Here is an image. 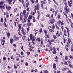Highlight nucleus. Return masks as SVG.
Wrapping results in <instances>:
<instances>
[{
	"instance_id": "obj_1",
	"label": "nucleus",
	"mask_w": 73,
	"mask_h": 73,
	"mask_svg": "<svg viewBox=\"0 0 73 73\" xmlns=\"http://www.w3.org/2000/svg\"><path fill=\"white\" fill-rule=\"evenodd\" d=\"M66 29L67 30L64 29L63 31H64V35L65 37L67 36V35L66 34V33H67V36L68 38H69V36H70V33H69V28H68L67 26H66L65 27Z\"/></svg>"
},
{
	"instance_id": "obj_2",
	"label": "nucleus",
	"mask_w": 73,
	"mask_h": 73,
	"mask_svg": "<svg viewBox=\"0 0 73 73\" xmlns=\"http://www.w3.org/2000/svg\"><path fill=\"white\" fill-rule=\"evenodd\" d=\"M64 3V4L65 5V6L64 7V10L66 11V13L68 14V12H70V9L68 8V6L67 5V3L66 2V0H64L63 1Z\"/></svg>"
},
{
	"instance_id": "obj_3",
	"label": "nucleus",
	"mask_w": 73,
	"mask_h": 73,
	"mask_svg": "<svg viewBox=\"0 0 73 73\" xmlns=\"http://www.w3.org/2000/svg\"><path fill=\"white\" fill-rule=\"evenodd\" d=\"M53 37L54 39H51L50 40H48V42L49 43L50 45H52V42H54L55 40L57 38V36L54 35H53Z\"/></svg>"
},
{
	"instance_id": "obj_4",
	"label": "nucleus",
	"mask_w": 73,
	"mask_h": 73,
	"mask_svg": "<svg viewBox=\"0 0 73 73\" xmlns=\"http://www.w3.org/2000/svg\"><path fill=\"white\" fill-rule=\"evenodd\" d=\"M39 8L40 6H39V3H38L35 6L34 11L35 12V13H36V10H37V11L39 10Z\"/></svg>"
},
{
	"instance_id": "obj_5",
	"label": "nucleus",
	"mask_w": 73,
	"mask_h": 73,
	"mask_svg": "<svg viewBox=\"0 0 73 73\" xmlns=\"http://www.w3.org/2000/svg\"><path fill=\"white\" fill-rule=\"evenodd\" d=\"M58 24V26H60V24L61 26H63L65 25V23H63V21H61L59 20L57 23Z\"/></svg>"
},
{
	"instance_id": "obj_6",
	"label": "nucleus",
	"mask_w": 73,
	"mask_h": 73,
	"mask_svg": "<svg viewBox=\"0 0 73 73\" xmlns=\"http://www.w3.org/2000/svg\"><path fill=\"white\" fill-rule=\"evenodd\" d=\"M59 32H58V31H57V33H56V35L57 36V37H60L61 35L62 36H63V37H64V35H63V33H62V32L61 31H60V33H59Z\"/></svg>"
},
{
	"instance_id": "obj_7",
	"label": "nucleus",
	"mask_w": 73,
	"mask_h": 73,
	"mask_svg": "<svg viewBox=\"0 0 73 73\" xmlns=\"http://www.w3.org/2000/svg\"><path fill=\"white\" fill-rule=\"evenodd\" d=\"M30 40L32 41H35V38H36V37L34 36H33V35L32 34H30Z\"/></svg>"
},
{
	"instance_id": "obj_8",
	"label": "nucleus",
	"mask_w": 73,
	"mask_h": 73,
	"mask_svg": "<svg viewBox=\"0 0 73 73\" xmlns=\"http://www.w3.org/2000/svg\"><path fill=\"white\" fill-rule=\"evenodd\" d=\"M68 21H69L70 23L71 24L70 27L71 28H73V23L72 22V21L71 20V19H68Z\"/></svg>"
},
{
	"instance_id": "obj_9",
	"label": "nucleus",
	"mask_w": 73,
	"mask_h": 73,
	"mask_svg": "<svg viewBox=\"0 0 73 73\" xmlns=\"http://www.w3.org/2000/svg\"><path fill=\"white\" fill-rule=\"evenodd\" d=\"M63 13L64 14L65 16H66V21L67 22L68 24H69V21H68V17L67 16V15L66 14V13H64V12H63Z\"/></svg>"
},
{
	"instance_id": "obj_10",
	"label": "nucleus",
	"mask_w": 73,
	"mask_h": 73,
	"mask_svg": "<svg viewBox=\"0 0 73 73\" xmlns=\"http://www.w3.org/2000/svg\"><path fill=\"white\" fill-rule=\"evenodd\" d=\"M20 21H21V23H23V24H24V21L23 20V15H20Z\"/></svg>"
},
{
	"instance_id": "obj_11",
	"label": "nucleus",
	"mask_w": 73,
	"mask_h": 73,
	"mask_svg": "<svg viewBox=\"0 0 73 73\" xmlns=\"http://www.w3.org/2000/svg\"><path fill=\"white\" fill-rule=\"evenodd\" d=\"M24 29L23 28H22V30L21 31V33H22L23 35H25L26 34V31H24Z\"/></svg>"
},
{
	"instance_id": "obj_12",
	"label": "nucleus",
	"mask_w": 73,
	"mask_h": 73,
	"mask_svg": "<svg viewBox=\"0 0 73 73\" xmlns=\"http://www.w3.org/2000/svg\"><path fill=\"white\" fill-rule=\"evenodd\" d=\"M55 19L54 18H52V19L50 21V22L51 24H54V22H55Z\"/></svg>"
},
{
	"instance_id": "obj_13",
	"label": "nucleus",
	"mask_w": 73,
	"mask_h": 73,
	"mask_svg": "<svg viewBox=\"0 0 73 73\" xmlns=\"http://www.w3.org/2000/svg\"><path fill=\"white\" fill-rule=\"evenodd\" d=\"M13 38L15 39V40L17 41L19 40V37L18 36H17L16 35H14L13 36Z\"/></svg>"
},
{
	"instance_id": "obj_14",
	"label": "nucleus",
	"mask_w": 73,
	"mask_h": 73,
	"mask_svg": "<svg viewBox=\"0 0 73 73\" xmlns=\"http://www.w3.org/2000/svg\"><path fill=\"white\" fill-rule=\"evenodd\" d=\"M29 0H26L25 2H27V3H26V7L27 8L28 7V6H29V1H28Z\"/></svg>"
},
{
	"instance_id": "obj_15",
	"label": "nucleus",
	"mask_w": 73,
	"mask_h": 73,
	"mask_svg": "<svg viewBox=\"0 0 73 73\" xmlns=\"http://www.w3.org/2000/svg\"><path fill=\"white\" fill-rule=\"evenodd\" d=\"M6 1L9 4H12V0H6Z\"/></svg>"
},
{
	"instance_id": "obj_16",
	"label": "nucleus",
	"mask_w": 73,
	"mask_h": 73,
	"mask_svg": "<svg viewBox=\"0 0 73 73\" xmlns=\"http://www.w3.org/2000/svg\"><path fill=\"white\" fill-rule=\"evenodd\" d=\"M68 3L69 7H70V8H71V7H72V3H71V2H70L69 1H68Z\"/></svg>"
},
{
	"instance_id": "obj_17",
	"label": "nucleus",
	"mask_w": 73,
	"mask_h": 73,
	"mask_svg": "<svg viewBox=\"0 0 73 73\" xmlns=\"http://www.w3.org/2000/svg\"><path fill=\"white\" fill-rule=\"evenodd\" d=\"M68 69V70H69L70 69V68H69L65 67V68L62 69V72H64V71H65L66 70Z\"/></svg>"
},
{
	"instance_id": "obj_18",
	"label": "nucleus",
	"mask_w": 73,
	"mask_h": 73,
	"mask_svg": "<svg viewBox=\"0 0 73 73\" xmlns=\"http://www.w3.org/2000/svg\"><path fill=\"white\" fill-rule=\"evenodd\" d=\"M6 8L7 11H9L11 9V7L9 6H8V7H7V6H6Z\"/></svg>"
},
{
	"instance_id": "obj_19",
	"label": "nucleus",
	"mask_w": 73,
	"mask_h": 73,
	"mask_svg": "<svg viewBox=\"0 0 73 73\" xmlns=\"http://www.w3.org/2000/svg\"><path fill=\"white\" fill-rule=\"evenodd\" d=\"M6 18H7V19H9V14H8V12L6 11Z\"/></svg>"
},
{
	"instance_id": "obj_20",
	"label": "nucleus",
	"mask_w": 73,
	"mask_h": 73,
	"mask_svg": "<svg viewBox=\"0 0 73 73\" xmlns=\"http://www.w3.org/2000/svg\"><path fill=\"white\" fill-rule=\"evenodd\" d=\"M14 41V40L12 38H11L10 39V42L11 44H13V41Z\"/></svg>"
},
{
	"instance_id": "obj_21",
	"label": "nucleus",
	"mask_w": 73,
	"mask_h": 73,
	"mask_svg": "<svg viewBox=\"0 0 73 73\" xmlns=\"http://www.w3.org/2000/svg\"><path fill=\"white\" fill-rule=\"evenodd\" d=\"M53 67L54 69H56V63L53 64Z\"/></svg>"
},
{
	"instance_id": "obj_22",
	"label": "nucleus",
	"mask_w": 73,
	"mask_h": 73,
	"mask_svg": "<svg viewBox=\"0 0 73 73\" xmlns=\"http://www.w3.org/2000/svg\"><path fill=\"white\" fill-rule=\"evenodd\" d=\"M30 27H29V26H28V27L27 28V33H28L29 32V30H30Z\"/></svg>"
},
{
	"instance_id": "obj_23",
	"label": "nucleus",
	"mask_w": 73,
	"mask_h": 73,
	"mask_svg": "<svg viewBox=\"0 0 73 73\" xmlns=\"http://www.w3.org/2000/svg\"><path fill=\"white\" fill-rule=\"evenodd\" d=\"M63 40H64V44H65L66 41H67V40H68L67 39H66V38H64Z\"/></svg>"
},
{
	"instance_id": "obj_24",
	"label": "nucleus",
	"mask_w": 73,
	"mask_h": 73,
	"mask_svg": "<svg viewBox=\"0 0 73 73\" xmlns=\"http://www.w3.org/2000/svg\"><path fill=\"white\" fill-rule=\"evenodd\" d=\"M21 25H22L21 24H19L18 26V28L19 29H21Z\"/></svg>"
},
{
	"instance_id": "obj_25",
	"label": "nucleus",
	"mask_w": 73,
	"mask_h": 73,
	"mask_svg": "<svg viewBox=\"0 0 73 73\" xmlns=\"http://www.w3.org/2000/svg\"><path fill=\"white\" fill-rule=\"evenodd\" d=\"M53 1L55 4H56L58 6V3L57 2H56L55 0H53Z\"/></svg>"
},
{
	"instance_id": "obj_26",
	"label": "nucleus",
	"mask_w": 73,
	"mask_h": 73,
	"mask_svg": "<svg viewBox=\"0 0 73 73\" xmlns=\"http://www.w3.org/2000/svg\"><path fill=\"white\" fill-rule=\"evenodd\" d=\"M28 18L30 19V20H31V19L33 18V16L31 15H29V16Z\"/></svg>"
},
{
	"instance_id": "obj_27",
	"label": "nucleus",
	"mask_w": 73,
	"mask_h": 73,
	"mask_svg": "<svg viewBox=\"0 0 73 73\" xmlns=\"http://www.w3.org/2000/svg\"><path fill=\"white\" fill-rule=\"evenodd\" d=\"M7 36L8 38H9L10 37V33L8 32L7 33Z\"/></svg>"
},
{
	"instance_id": "obj_28",
	"label": "nucleus",
	"mask_w": 73,
	"mask_h": 73,
	"mask_svg": "<svg viewBox=\"0 0 73 73\" xmlns=\"http://www.w3.org/2000/svg\"><path fill=\"white\" fill-rule=\"evenodd\" d=\"M68 43H67V44H70V42H71V40L70 38H68Z\"/></svg>"
},
{
	"instance_id": "obj_29",
	"label": "nucleus",
	"mask_w": 73,
	"mask_h": 73,
	"mask_svg": "<svg viewBox=\"0 0 73 73\" xmlns=\"http://www.w3.org/2000/svg\"><path fill=\"white\" fill-rule=\"evenodd\" d=\"M67 62L68 64H71L72 62H71V60H70V59L68 60H67Z\"/></svg>"
},
{
	"instance_id": "obj_30",
	"label": "nucleus",
	"mask_w": 73,
	"mask_h": 73,
	"mask_svg": "<svg viewBox=\"0 0 73 73\" xmlns=\"http://www.w3.org/2000/svg\"><path fill=\"white\" fill-rule=\"evenodd\" d=\"M41 3L42 4H46V1H42L41 2Z\"/></svg>"
},
{
	"instance_id": "obj_31",
	"label": "nucleus",
	"mask_w": 73,
	"mask_h": 73,
	"mask_svg": "<svg viewBox=\"0 0 73 73\" xmlns=\"http://www.w3.org/2000/svg\"><path fill=\"white\" fill-rule=\"evenodd\" d=\"M23 16L25 18L27 19V18L28 17V15L27 14L26 15L25 14V15H23Z\"/></svg>"
},
{
	"instance_id": "obj_32",
	"label": "nucleus",
	"mask_w": 73,
	"mask_h": 73,
	"mask_svg": "<svg viewBox=\"0 0 73 73\" xmlns=\"http://www.w3.org/2000/svg\"><path fill=\"white\" fill-rule=\"evenodd\" d=\"M45 36H46L45 38L46 39V38H49V36L47 34H45Z\"/></svg>"
},
{
	"instance_id": "obj_33",
	"label": "nucleus",
	"mask_w": 73,
	"mask_h": 73,
	"mask_svg": "<svg viewBox=\"0 0 73 73\" xmlns=\"http://www.w3.org/2000/svg\"><path fill=\"white\" fill-rule=\"evenodd\" d=\"M32 23L29 22L27 23V25L29 27V26H31L32 25Z\"/></svg>"
},
{
	"instance_id": "obj_34",
	"label": "nucleus",
	"mask_w": 73,
	"mask_h": 73,
	"mask_svg": "<svg viewBox=\"0 0 73 73\" xmlns=\"http://www.w3.org/2000/svg\"><path fill=\"white\" fill-rule=\"evenodd\" d=\"M68 57H69V56H65V60H68Z\"/></svg>"
},
{
	"instance_id": "obj_35",
	"label": "nucleus",
	"mask_w": 73,
	"mask_h": 73,
	"mask_svg": "<svg viewBox=\"0 0 73 73\" xmlns=\"http://www.w3.org/2000/svg\"><path fill=\"white\" fill-rule=\"evenodd\" d=\"M66 73H72V71H71V70H68Z\"/></svg>"
},
{
	"instance_id": "obj_36",
	"label": "nucleus",
	"mask_w": 73,
	"mask_h": 73,
	"mask_svg": "<svg viewBox=\"0 0 73 73\" xmlns=\"http://www.w3.org/2000/svg\"><path fill=\"white\" fill-rule=\"evenodd\" d=\"M22 3L23 5V6H25V5L24 3V0H21Z\"/></svg>"
},
{
	"instance_id": "obj_37",
	"label": "nucleus",
	"mask_w": 73,
	"mask_h": 73,
	"mask_svg": "<svg viewBox=\"0 0 73 73\" xmlns=\"http://www.w3.org/2000/svg\"><path fill=\"white\" fill-rule=\"evenodd\" d=\"M25 13H26V10L25 9L23 11V15H25Z\"/></svg>"
},
{
	"instance_id": "obj_38",
	"label": "nucleus",
	"mask_w": 73,
	"mask_h": 73,
	"mask_svg": "<svg viewBox=\"0 0 73 73\" xmlns=\"http://www.w3.org/2000/svg\"><path fill=\"white\" fill-rule=\"evenodd\" d=\"M25 38H26V36L24 35L22 37V38L23 40H24L25 39Z\"/></svg>"
},
{
	"instance_id": "obj_39",
	"label": "nucleus",
	"mask_w": 73,
	"mask_h": 73,
	"mask_svg": "<svg viewBox=\"0 0 73 73\" xmlns=\"http://www.w3.org/2000/svg\"><path fill=\"white\" fill-rule=\"evenodd\" d=\"M68 45H69V43H67V44L65 46L64 49H66V48H69Z\"/></svg>"
},
{
	"instance_id": "obj_40",
	"label": "nucleus",
	"mask_w": 73,
	"mask_h": 73,
	"mask_svg": "<svg viewBox=\"0 0 73 73\" xmlns=\"http://www.w3.org/2000/svg\"><path fill=\"white\" fill-rule=\"evenodd\" d=\"M55 25L56 26V29H57L58 30L59 29V27H58V26H57V24H55Z\"/></svg>"
},
{
	"instance_id": "obj_41",
	"label": "nucleus",
	"mask_w": 73,
	"mask_h": 73,
	"mask_svg": "<svg viewBox=\"0 0 73 73\" xmlns=\"http://www.w3.org/2000/svg\"><path fill=\"white\" fill-rule=\"evenodd\" d=\"M23 21H24V23H25L26 22H27V19H26V18H23Z\"/></svg>"
},
{
	"instance_id": "obj_42",
	"label": "nucleus",
	"mask_w": 73,
	"mask_h": 73,
	"mask_svg": "<svg viewBox=\"0 0 73 73\" xmlns=\"http://www.w3.org/2000/svg\"><path fill=\"white\" fill-rule=\"evenodd\" d=\"M58 13V10H57L55 12V16H57V14Z\"/></svg>"
},
{
	"instance_id": "obj_43",
	"label": "nucleus",
	"mask_w": 73,
	"mask_h": 73,
	"mask_svg": "<svg viewBox=\"0 0 73 73\" xmlns=\"http://www.w3.org/2000/svg\"><path fill=\"white\" fill-rule=\"evenodd\" d=\"M70 49L71 52H73V46H71Z\"/></svg>"
},
{
	"instance_id": "obj_44",
	"label": "nucleus",
	"mask_w": 73,
	"mask_h": 73,
	"mask_svg": "<svg viewBox=\"0 0 73 73\" xmlns=\"http://www.w3.org/2000/svg\"><path fill=\"white\" fill-rule=\"evenodd\" d=\"M3 24L5 26V27H7V23H5V22H3Z\"/></svg>"
},
{
	"instance_id": "obj_45",
	"label": "nucleus",
	"mask_w": 73,
	"mask_h": 73,
	"mask_svg": "<svg viewBox=\"0 0 73 73\" xmlns=\"http://www.w3.org/2000/svg\"><path fill=\"white\" fill-rule=\"evenodd\" d=\"M36 19H35V17H33V21L34 22V23H35L36 22Z\"/></svg>"
},
{
	"instance_id": "obj_46",
	"label": "nucleus",
	"mask_w": 73,
	"mask_h": 73,
	"mask_svg": "<svg viewBox=\"0 0 73 73\" xmlns=\"http://www.w3.org/2000/svg\"><path fill=\"white\" fill-rule=\"evenodd\" d=\"M4 3V2H3L1 1L0 2V5H3Z\"/></svg>"
},
{
	"instance_id": "obj_47",
	"label": "nucleus",
	"mask_w": 73,
	"mask_h": 73,
	"mask_svg": "<svg viewBox=\"0 0 73 73\" xmlns=\"http://www.w3.org/2000/svg\"><path fill=\"white\" fill-rule=\"evenodd\" d=\"M64 64L65 65H68V63H67V62L66 61H64Z\"/></svg>"
},
{
	"instance_id": "obj_48",
	"label": "nucleus",
	"mask_w": 73,
	"mask_h": 73,
	"mask_svg": "<svg viewBox=\"0 0 73 73\" xmlns=\"http://www.w3.org/2000/svg\"><path fill=\"white\" fill-rule=\"evenodd\" d=\"M50 15V14H47L46 15V17H49Z\"/></svg>"
},
{
	"instance_id": "obj_49",
	"label": "nucleus",
	"mask_w": 73,
	"mask_h": 73,
	"mask_svg": "<svg viewBox=\"0 0 73 73\" xmlns=\"http://www.w3.org/2000/svg\"><path fill=\"white\" fill-rule=\"evenodd\" d=\"M16 54H17V57H20V54H19V53H16ZM19 55V56H18Z\"/></svg>"
},
{
	"instance_id": "obj_50",
	"label": "nucleus",
	"mask_w": 73,
	"mask_h": 73,
	"mask_svg": "<svg viewBox=\"0 0 73 73\" xmlns=\"http://www.w3.org/2000/svg\"><path fill=\"white\" fill-rule=\"evenodd\" d=\"M3 21H4V20H3V18H1V19L0 22H1V23H3Z\"/></svg>"
},
{
	"instance_id": "obj_51",
	"label": "nucleus",
	"mask_w": 73,
	"mask_h": 73,
	"mask_svg": "<svg viewBox=\"0 0 73 73\" xmlns=\"http://www.w3.org/2000/svg\"><path fill=\"white\" fill-rule=\"evenodd\" d=\"M36 40L37 41H41V39L40 38H38L37 39H36Z\"/></svg>"
},
{
	"instance_id": "obj_52",
	"label": "nucleus",
	"mask_w": 73,
	"mask_h": 73,
	"mask_svg": "<svg viewBox=\"0 0 73 73\" xmlns=\"http://www.w3.org/2000/svg\"><path fill=\"white\" fill-rule=\"evenodd\" d=\"M69 66L70 67V68H72V64H69Z\"/></svg>"
},
{
	"instance_id": "obj_53",
	"label": "nucleus",
	"mask_w": 73,
	"mask_h": 73,
	"mask_svg": "<svg viewBox=\"0 0 73 73\" xmlns=\"http://www.w3.org/2000/svg\"><path fill=\"white\" fill-rule=\"evenodd\" d=\"M20 32H18V35H19L21 37H22V35L20 33Z\"/></svg>"
},
{
	"instance_id": "obj_54",
	"label": "nucleus",
	"mask_w": 73,
	"mask_h": 73,
	"mask_svg": "<svg viewBox=\"0 0 73 73\" xmlns=\"http://www.w3.org/2000/svg\"><path fill=\"white\" fill-rule=\"evenodd\" d=\"M17 8L16 9H15L14 8V10L13 11L14 12H16V11H17Z\"/></svg>"
},
{
	"instance_id": "obj_55",
	"label": "nucleus",
	"mask_w": 73,
	"mask_h": 73,
	"mask_svg": "<svg viewBox=\"0 0 73 73\" xmlns=\"http://www.w3.org/2000/svg\"><path fill=\"white\" fill-rule=\"evenodd\" d=\"M55 28V26H54V25L53 24L52 26V28L53 29H54Z\"/></svg>"
},
{
	"instance_id": "obj_56",
	"label": "nucleus",
	"mask_w": 73,
	"mask_h": 73,
	"mask_svg": "<svg viewBox=\"0 0 73 73\" xmlns=\"http://www.w3.org/2000/svg\"><path fill=\"white\" fill-rule=\"evenodd\" d=\"M21 49H23V51H25V50H24V49H23V45L21 46Z\"/></svg>"
},
{
	"instance_id": "obj_57",
	"label": "nucleus",
	"mask_w": 73,
	"mask_h": 73,
	"mask_svg": "<svg viewBox=\"0 0 73 73\" xmlns=\"http://www.w3.org/2000/svg\"><path fill=\"white\" fill-rule=\"evenodd\" d=\"M39 32H40V33H42V28H41L40 29L39 31Z\"/></svg>"
},
{
	"instance_id": "obj_58",
	"label": "nucleus",
	"mask_w": 73,
	"mask_h": 73,
	"mask_svg": "<svg viewBox=\"0 0 73 73\" xmlns=\"http://www.w3.org/2000/svg\"><path fill=\"white\" fill-rule=\"evenodd\" d=\"M3 59L4 61H6V57H3Z\"/></svg>"
},
{
	"instance_id": "obj_59",
	"label": "nucleus",
	"mask_w": 73,
	"mask_h": 73,
	"mask_svg": "<svg viewBox=\"0 0 73 73\" xmlns=\"http://www.w3.org/2000/svg\"><path fill=\"white\" fill-rule=\"evenodd\" d=\"M31 19H29V18H28L27 19V22L28 23H29L30 22Z\"/></svg>"
},
{
	"instance_id": "obj_60",
	"label": "nucleus",
	"mask_w": 73,
	"mask_h": 73,
	"mask_svg": "<svg viewBox=\"0 0 73 73\" xmlns=\"http://www.w3.org/2000/svg\"><path fill=\"white\" fill-rule=\"evenodd\" d=\"M21 56L24 55V52H23V51H21Z\"/></svg>"
},
{
	"instance_id": "obj_61",
	"label": "nucleus",
	"mask_w": 73,
	"mask_h": 73,
	"mask_svg": "<svg viewBox=\"0 0 73 73\" xmlns=\"http://www.w3.org/2000/svg\"><path fill=\"white\" fill-rule=\"evenodd\" d=\"M52 53L53 54H56V53H57V52H56V50H54V51L52 52Z\"/></svg>"
},
{
	"instance_id": "obj_62",
	"label": "nucleus",
	"mask_w": 73,
	"mask_h": 73,
	"mask_svg": "<svg viewBox=\"0 0 73 73\" xmlns=\"http://www.w3.org/2000/svg\"><path fill=\"white\" fill-rule=\"evenodd\" d=\"M60 15L59 14L58 15V19H60Z\"/></svg>"
},
{
	"instance_id": "obj_63",
	"label": "nucleus",
	"mask_w": 73,
	"mask_h": 73,
	"mask_svg": "<svg viewBox=\"0 0 73 73\" xmlns=\"http://www.w3.org/2000/svg\"><path fill=\"white\" fill-rule=\"evenodd\" d=\"M44 73H48V70H44Z\"/></svg>"
},
{
	"instance_id": "obj_64",
	"label": "nucleus",
	"mask_w": 73,
	"mask_h": 73,
	"mask_svg": "<svg viewBox=\"0 0 73 73\" xmlns=\"http://www.w3.org/2000/svg\"><path fill=\"white\" fill-rule=\"evenodd\" d=\"M71 17H72V18L73 20V14L72 13H71Z\"/></svg>"
}]
</instances>
